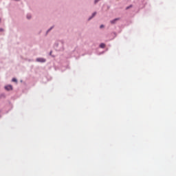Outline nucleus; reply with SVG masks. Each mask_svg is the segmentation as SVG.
I'll list each match as a JSON object with an SVG mask.
<instances>
[{"mask_svg": "<svg viewBox=\"0 0 176 176\" xmlns=\"http://www.w3.org/2000/svg\"><path fill=\"white\" fill-rule=\"evenodd\" d=\"M36 61H38V63H45L46 60L43 58H38L36 59Z\"/></svg>", "mask_w": 176, "mask_h": 176, "instance_id": "f257e3e1", "label": "nucleus"}, {"mask_svg": "<svg viewBox=\"0 0 176 176\" xmlns=\"http://www.w3.org/2000/svg\"><path fill=\"white\" fill-rule=\"evenodd\" d=\"M6 90H12L13 89V87H12V85H7L5 87Z\"/></svg>", "mask_w": 176, "mask_h": 176, "instance_id": "f03ea898", "label": "nucleus"}, {"mask_svg": "<svg viewBox=\"0 0 176 176\" xmlns=\"http://www.w3.org/2000/svg\"><path fill=\"white\" fill-rule=\"evenodd\" d=\"M119 21V18L115 19L112 21H110L111 24H115V23H116V21Z\"/></svg>", "mask_w": 176, "mask_h": 176, "instance_id": "7ed1b4c3", "label": "nucleus"}, {"mask_svg": "<svg viewBox=\"0 0 176 176\" xmlns=\"http://www.w3.org/2000/svg\"><path fill=\"white\" fill-rule=\"evenodd\" d=\"M100 47H101L102 49H104V47H105V44L101 43V44L100 45Z\"/></svg>", "mask_w": 176, "mask_h": 176, "instance_id": "20e7f679", "label": "nucleus"}, {"mask_svg": "<svg viewBox=\"0 0 176 176\" xmlns=\"http://www.w3.org/2000/svg\"><path fill=\"white\" fill-rule=\"evenodd\" d=\"M96 14H97V13L96 12H94L92 14V16L91 18H89V20H91V19H93V17H94V16H96Z\"/></svg>", "mask_w": 176, "mask_h": 176, "instance_id": "39448f33", "label": "nucleus"}, {"mask_svg": "<svg viewBox=\"0 0 176 176\" xmlns=\"http://www.w3.org/2000/svg\"><path fill=\"white\" fill-rule=\"evenodd\" d=\"M12 82H15L16 83H17V79H16V78H12Z\"/></svg>", "mask_w": 176, "mask_h": 176, "instance_id": "423d86ee", "label": "nucleus"}, {"mask_svg": "<svg viewBox=\"0 0 176 176\" xmlns=\"http://www.w3.org/2000/svg\"><path fill=\"white\" fill-rule=\"evenodd\" d=\"M27 19H31V16L30 15H28L27 16Z\"/></svg>", "mask_w": 176, "mask_h": 176, "instance_id": "0eeeda50", "label": "nucleus"}, {"mask_svg": "<svg viewBox=\"0 0 176 176\" xmlns=\"http://www.w3.org/2000/svg\"><path fill=\"white\" fill-rule=\"evenodd\" d=\"M100 28H104V25H101Z\"/></svg>", "mask_w": 176, "mask_h": 176, "instance_id": "6e6552de", "label": "nucleus"}, {"mask_svg": "<svg viewBox=\"0 0 176 176\" xmlns=\"http://www.w3.org/2000/svg\"><path fill=\"white\" fill-rule=\"evenodd\" d=\"M98 1H100V0H95V3H97V2H98Z\"/></svg>", "mask_w": 176, "mask_h": 176, "instance_id": "1a4fd4ad", "label": "nucleus"}, {"mask_svg": "<svg viewBox=\"0 0 176 176\" xmlns=\"http://www.w3.org/2000/svg\"><path fill=\"white\" fill-rule=\"evenodd\" d=\"M2 31H3V29L0 28V32H1Z\"/></svg>", "mask_w": 176, "mask_h": 176, "instance_id": "9d476101", "label": "nucleus"}, {"mask_svg": "<svg viewBox=\"0 0 176 176\" xmlns=\"http://www.w3.org/2000/svg\"><path fill=\"white\" fill-rule=\"evenodd\" d=\"M126 9H129V7H127Z\"/></svg>", "mask_w": 176, "mask_h": 176, "instance_id": "9b49d317", "label": "nucleus"}, {"mask_svg": "<svg viewBox=\"0 0 176 176\" xmlns=\"http://www.w3.org/2000/svg\"><path fill=\"white\" fill-rule=\"evenodd\" d=\"M0 21H1V19H0Z\"/></svg>", "mask_w": 176, "mask_h": 176, "instance_id": "f8f14e48", "label": "nucleus"}]
</instances>
